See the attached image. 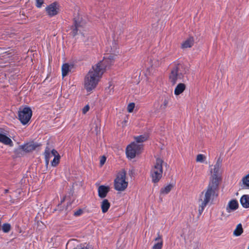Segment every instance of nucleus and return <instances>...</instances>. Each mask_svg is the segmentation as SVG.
Returning a JSON list of instances; mask_svg holds the SVG:
<instances>
[{"mask_svg": "<svg viewBox=\"0 0 249 249\" xmlns=\"http://www.w3.org/2000/svg\"><path fill=\"white\" fill-rule=\"evenodd\" d=\"M188 71L187 67L180 63L172 67L168 74V81L172 85H175L178 80L183 78L184 75Z\"/></svg>", "mask_w": 249, "mask_h": 249, "instance_id": "nucleus-3", "label": "nucleus"}, {"mask_svg": "<svg viewBox=\"0 0 249 249\" xmlns=\"http://www.w3.org/2000/svg\"><path fill=\"white\" fill-rule=\"evenodd\" d=\"M155 241L156 243L154 245L152 249H161L163 245V240L162 235L158 234L155 238Z\"/></svg>", "mask_w": 249, "mask_h": 249, "instance_id": "nucleus-17", "label": "nucleus"}, {"mask_svg": "<svg viewBox=\"0 0 249 249\" xmlns=\"http://www.w3.org/2000/svg\"><path fill=\"white\" fill-rule=\"evenodd\" d=\"M242 181L244 186L249 187V174L244 177Z\"/></svg>", "mask_w": 249, "mask_h": 249, "instance_id": "nucleus-31", "label": "nucleus"}, {"mask_svg": "<svg viewBox=\"0 0 249 249\" xmlns=\"http://www.w3.org/2000/svg\"><path fill=\"white\" fill-rule=\"evenodd\" d=\"M32 111L30 107H24L18 111V118L23 124H27L31 119Z\"/></svg>", "mask_w": 249, "mask_h": 249, "instance_id": "nucleus-8", "label": "nucleus"}, {"mask_svg": "<svg viewBox=\"0 0 249 249\" xmlns=\"http://www.w3.org/2000/svg\"><path fill=\"white\" fill-rule=\"evenodd\" d=\"M143 144L132 142L126 147V154L128 158L134 159L137 155L140 154L143 150Z\"/></svg>", "mask_w": 249, "mask_h": 249, "instance_id": "nucleus-6", "label": "nucleus"}, {"mask_svg": "<svg viewBox=\"0 0 249 249\" xmlns=\"http://www.w3.org/2000/svg\"><path fill=\"white\" fill-rule=\"evenodd\" d=\"M186 86L185 84L180 83L177 85L174 90V94L176 96H178L182 93L185 90Z\"/></svg>", "mask_w": 249, "mask_h": 249, "instance_id": "nucleus-18", "label": "nucleus"}, {"mask_svg": "<svg viewBox=\"0 0 249 249\" xmlns=\"http://www.w3.org/2000/svg\"><path fill=\"white\" fill-rule=\"evenodd\" d=\"M72 67V65H69L68 64H64L62 67V74L64 77L66 76L69 72L70 71Z\"/></svg>", "mask_w": 249, "mask_h": 249, "instance_id": "nucleus-26", "label": "nucleus"}, {"mask_svg": "<svg viewBox=\"0 0 249 249\" xmlns=\"http://www.w3.org/2000/svg\"><path fill=\"white\" fill-rule=\"evenodd\" d=\"M86 22L83 19L81 16H77L74 18V25L71 27V33L73 36H75L78 34V31L85 28L86 26Z\"/></svg>", "mask_w": 249, "mask_h": 249, "instance_id": "nucleus-7", "label": "nucleus"}, {"mask_svg": "<svg viewBox=\"0 0 249 249\" xmlns=\"http://www.w3.org/2000/svg\"><path fill=\"white\" fill-rule=\"evenodd\" d=\"M210 183L207 188L201 192L196 201L199 215H201L208 205L213 204L218 190V165H210Z\"/></svg>", "mask_w": 249, "mask_h": 249, "instance_id": "nucleus-1", "label": "nucleus"}, {"mask_svg": "<svg viewBox=\"0 0 249 249\" xmlns=\"http://www.w3.org/2000/svg\"><path fill=\"white\" fill-rule=\"evenodd\" d=\"M239 207V204L237 200L233 199L230 200L226 207V211L228 213L237 210Z\"/></svg>", "mask_w": 249, "mask_h": 249, "instance_id": "nucleus-15", "label": "nucleus"}, {"mask_svg": "<svg viewBox=\"0 0 249 249\" xmlns=\"http://www.w3.org/2000/svg\"><path fill=\"white\" fill-rule=\"evenodd\" d=\"M110 191V187L108 186L100 185L98 188L99 196L101 198L106 197Z\"/></svg>", "mask_w": 249, "mask_h": 249, "instance_id": "nucleus-12", "label": "nucleus"}, {"mask_svg": "<svg viewBox=\"0 0 249 249\" xmlns=\"http://www.w3.org/2000/svg\"><path fill=\"white\" fill-rule=\"evenodd\" d=\"M43 2V0H36V6L38 8L41 7Z\"/></svg>", "mask_w": 249, "mask_h": 249, "instance_id": "nucleus-35", "label": "nucleus"}, {"mask_svg": "<svg viewBox=\"0 0 249 249\" xmlns=\"http://www.w3.org/2000/svg\"><path fill=\"white\" fill-rule=\"evenodd\" d=\"M60 6L57 2H54L48 5L45 8V11L49 17L56 16L59 13Z\"/></svg>", "mask_w": 249, "mask_h": 249, "instance_id": "nucleus-10", "label": "nucleus"}, {"mask_svg": "<svg viewBox=\"0 0 249 249\" xmlns=\"http://www.w3.org/2000/svg\"><path fill=\"white\" fill-rule=\"evenodd\" d=\"M37 143L30 142L20 146V148L26 152H30L39 147Z\"/></svg>", "mask_w": 249, "mask_h": 249, "instance_id": "nucleus-11", "label": "nucleus"}, {"mask_svg": "<svg viewBox=\"0 0 249 249\" xmlns=\"http://www.w3.org/2000/svg\"><path fill=\"white\" fill-rule=\"evenodd\" d=\"M52 154L54 156V159L52 162V165L53 166H56L59 161L60 156L58 155L57 152L54 150H52Z\"/></svg>", "mask_w": 249, "mask_h": 249, "instance_id": "nucleus-23", "label": "nucleus"}, {"mask_svg": "<svg viewBox=\"0 0 249 249\" xmlns=\"http://www.w3.org/2000/svg\"><path fill=\"white\" fill-rule=\"evenodd\" d=\"M128 182L126 180V172L124 169L120 171L114 180V189L118 191H124L127 187Z\"/></svg>", "mask_w": 249, "mask_h": 249, "instance_id": "nucleus-5", "label": "nucleus"}, {"mask_svg": "<svg viewBox=\"0 0 249 249\" xmlns=\"http://www.w3.org/2000/svg\"><path fill=\"white\" fill-rule=\"evenodd\" d=\"M167 166L163 159L157 158L150 171V177L154 183L158 182L162 177L163 166Z\"/></svg>", "mask_w": 249, "mask_h": 249, "instance_id": "nucleus-4", "label": "nucleus"}, {"mask_svg": "<svg viewBox=\"0 0 249 249\" xmlns=\"http://www.w3.org/2000/svg\"><path fill=\"white\" fill-rule=\"evenodd\" d=\"M135 107V104L133 103H129L127 107V110L129 113L133 112Z\"/></svg>", "mask_w": 249, "mask_h": 249, "instance_id": "nucleus-33", "label": "nucleus"}, {"mask_svg": "<svg viewBox=\"0 0 249 249\" xmlns=\"http://www.w3.org/2000/svg\"><path fill=\"white\" fill-rule=\"evenodd\" d=\"M106 160V158L105 156L101 157L100 160V165L102 166L103 165H104Z\"/></svg>", "mask_w": 249, "mask_h": 249, "instance_id": "nucleus-34", "label": "nucleus"}, {"mask_svg": "<svg viewBox=\"0 0 249 249\" xmlns=\"http://www.w3.org/2000/svg\"><path fill=\"white\" fill-rule=\"evenodd\" d=\"M65 197H64L63 198V199H62V200L61 202H63V201L65 200Z\"/></svg>", "mask_w": 249, "mask_h": 249, "instance_id": "nucleus-42", "label": "nucleus"}, {"mask_svg": "<svg viewBox=\"0 0 249 249\" xmlns=\"http://www.w3.org/2000/svg\"><path fill=\"white\" fill-rule=\"evenodd\" d=\"M194 44V39L193 37H189L183 41L180 45V47L183 50H185L191 48Z\"/></svg>", "mask_w": 249, "mask_h": 249, "instance_id": "nucleus-13", "label": "nucleus"}, {"mask_svg": "<svg viewBox=\"0 0 249 249\" xmlns=\"http://www.w3.org/2000/svg\"><path fill=\"white\" fill-rule=\"evenodd\" d=\"M218 179H219V181L220 180H221V178L220 177H219Z\"/></svg>", "mask_w": 249, "mask_h": 249, "instance_id": "nucleus-43", "label": "nucleus"}, {"mask_svg": "<svg viewBox=\"0 0 249 249\" xmlns=\"http://www.w3.org/2000/svg\"><path fill=\"white\" fill-rule=\"evenodd\" d=\"M155 24H153L152 25V26H153V28H154V27H155V28H156V29H161V27H158V26H155Z\"/></svg>", "mask_w": 249, "mask_h": 249, "instance_id": "nucleus-39", "label": "nucleus"}, {"mask_svg": "<svg viewBox=\"0 0 249 249\" xmlns=\"http://www.w3.org/2000/svg\"><path fill=\"white\" fill-rule=\"evenodd\" d=\"M182 236L185 240L192 239L194 237V234L192 231L189 229H184L182 233Z\"/></svg>", "mask_w": 249, "mask_h": 249, "instance_id": "nucleus-25", "label": "nucleus"}, {"mask_svg": "<svg viewBox=\"0 0 249 249\" xmlns=\"http://www.w3.org/2000/svg\"><path fill=\"white\" fill-rule=\"evenodd\" d=\"M196 248H198V247L200 246V245H199V243L198 242H196Z\"/></svg>", "mask_w": 249, "mask_h": 249, "instance_id": "nucleus-40", "label": "nucleus"}, {"mask_svg": "<svg viewBox=\"0 0 249 249\" xmlns=\"http://www.w3.org/2000/svg\"><path fill=\"white\" fill-rule=\"evenodd\" d=\"M110 206V203L107 199H103V201L101 202V208L102 209V212L103 213H106L107 212Z\"/></svg>", "mask_w": 249, "mask_h": 249, "instance_id": "nucleus-21", "label": "nucleus"}, {"mask_svg": "<svg viewBox=\"0 0 249 249\" xmlns=\"http://www.w3.org/2000/svg\"><path fill=\"white\" fill-rule=\"evenodd\" d=\"M116 49H117V46H115L114 47V49H113V52H114V51H115V50H116Z\"/></svg>", "mask_w": 249, "mask_h": 249, "instance_id": "nucleus-41", "label": "nucleus"}, {"mask_svg": "<svg viewBox=\"0 0 249 249\" xmlns=\"http://www.w3.org/2000/svg\"><path fill=\"white\" fill-rule=\"evenodd\" d=\"M89 109V105H86L82 109V112L83 114H86Z\"/></svg>", "mask_w": 249, "mask_h": 249, "instance_id": "nucleus-36", "label": "nucleus"}, {"mask_svg": "<svg viewBox=\"0 0 249 249\" xmlns=\"http://www.w3.org/2000/svg\"><path fill=\"white\" fill-rule=\"evenodd\" d=\"M11 229V226L10 224L6 223L4 224L2 227V230L4 232H8Z\"/></svg>", "mask_w": 249, "mask_h": 249, "instance_id": "nucleus-32", "label": "nucleus"}, {"mask_svg": "<svg viewBox=\"0 0 249 249\" xmlns=\"http://www.w3.org/2000/svg\"><path fill=\"white\" fill-rule=\"evenodd\" d=\"M240 202L243 208H249V195H243L240 198Z\"/></svg>", "mask_w": 249, "mask_h": 249, "instance_id": "nucleus-19", "label": "nucleus"}, {"mask_svg": "<svg viewBox=\"0 0 249 249\" xmlns=\"http://www.w3.org/2000/svg\"><path fill=\"white\" fill-rule=\"evenodd\" d=\"M82 213H83L82 210L81 209H79L74 213V215L76 216H78V215L81 214Z\"/></svg>", "mask_w": 249, "mask_h": 249, "instance_id": "nucleus-37", "label": "nucleus"}, {"mask_svg": "<svg viewBox=\"0 0 249 249\" xmlns=\"http://www.w3.org/2000/svg\"><path fill=\"white\" fill-rule=\"evenodd\" d=\"M127 122V120H124V121L123 122V123H122V124H123V126H126V124Z\"/></svg>", "mask_w": 249, "mask_h": 249, "instance_id": "nucleus-38", "label": "nucleus"}, {"mask_svg": "<svg viewBox=\"0 0 249 249\" xmlns=\"http://www.w3.org/2000/svg\"><path fill=\"white\" fill-rule=\"evenodd\" d=\"M45 157L46 160V162L47 164H48L49 162L50 159L53 156L52 154V150H51L49 148H47L45 150Z\"/></svg>", "mask_w": 249, "mask_h": 249, "instance_id": "nucleus-30", "label": "nucleus"}, {"mask_svg": "<svg viewBox=\"0 0 249 249\" xmlns=\"http://www.w3.org/2000/svg\"><path fill=\"white\" fill-rule=\"evenodd\" d=\"M207 157L206 156L202 154H199L196 155V161L198 163H204L206 160Z\"/></svg>", "mask_w": 249, "mask_h": 249, "instance_id": "nucleus-29", "label": "nucleus"}, {"mask_svg": "<svg viewBox=\"0 0 249 249\" xmlns=\"http://www.w3.org/2000/svg\"><path fill=\"white\" fill-rule=\"evenodd\" d=\"M0 142L10 147L13 146L12 140L6 135L1 133H0Z\"/></svg>", "mask_w": 249, "mask_h": 249, "instance_id": "nucleus-16", "label": "nucleus"}, {"mask_svg": "<svg viewBox=\"0 0 249 249\" xmlns=\"http://www.w3.org/2000/svg\"><path fill=\"white\" fill-rule=\"evenodd\" d=\"M243 232L241 224H238L233 231V234L236 236H240Z\"/></svg>", "mask_w": 249, "mask_h": 249, "instance_id": "nucleus-28", "label": "nucleus"}, {"mask_svg": "<svg viewBox=\"0 0 249 249\" xmlns=\"http://www.w3.org/2000/svg\"><path fill=\"white\" fill-rule=\"evenodd\" d=\"M174 187V185L173 184H167L160 189V194L162 195L168 194L173 189Z\"/></svg>", "mask_w": 249, "mask_h": 249, "instance_id": "nucleus-24", "label": "nucleus"}, {"mask_svg": "<svg viewBox=\"0 0 249 249\" xmlns=\"http://www.w3.org/2000/svg\"><path fill=\"white\" fill-rule=\"evenodd\" d=\"M169 104V99L168 97L165 98L163 100L162 103L159 107V110L160 111L164 110L167 107Z\"/></svg>", "mask_w": 249, "mask_h": 249, "instance_id": "nucleus-27", "label": "nucleus"}, {"mask_svg": "<svg viewBox=\"0 0 249 249\" xmlns=\"http://www.w3.org/2000/svg\"><path fill=\"white\" fill-rule=\"evenodd\" d=\"M115 58V55L109 54L104 57L102 60L98 62L96 65L105 72L106 68L114 62Z\"/></svg>", "mask_w": 249, "mask_h": 249, "instance_id": "nucleus-9", "label": "nucleus"}, {"mask_svg": "<svg viewBox=\"0 0 249 249\" xmlns=\"http://www.w3.org/2000/svg\"><path fill=\"white\" fill-rule=\"evenodd\" d=\"M150 62L152 66L158 67L161 65L163 62V59L158 57H153L150 59Z\"/></svg>", "mask_w": 249, "mask_h": 249, "instance_id": "nucleus-20", "label": "nucleus"}, {"mask_svg": "<svg viewBox=\"0 0 249 249\" xmlns=\"http://www.w3.org/2000/svg\"><path fill=\"white\" fill-rule=\"evenodd\" d=\"M148 139V136L147 134L142 135L134 137L135 141L138 144H142V143Z\"/></svg>", "mask_w": 249, "mask_h": 249, "instance_id": "nucleus-22", "label": "nucleus"}, {"mask_svg": "<svg viewBox=\"0 0 249 249\" xmlns=\"http://www.w3.org/2000/svg\"><path fill=\"white\" fill-rule=\"evenodd\" d=\"M104 73V71L96 64L92 66L84 79V88L88 92L96 87Z\"/></svg>", "mask_w": 249, "mask_h": 249, "instance_id": "nucleus-2", "label": "nucleus"}, {"mask_svg": "<svg viewBox=\"0 0 249 249\" xmlns=\"http://www.w3.org/2000/svg\"><path fill=\"white\" fill-rule=\"evenodd\" d=\"M101 126V121L99 118L95 119L91 124V130L98 134L100 132Z\"/></svg>", "mask_w": 249, "mask_h": 249, "instance_id": "nucleus-14", "label": "nucleus"}]
</instances>
